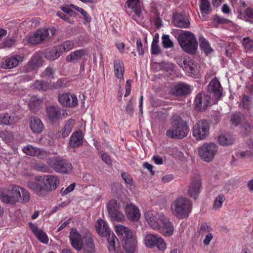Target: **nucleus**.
<instances>
[{"label": "nucleus", "instance_id": "obj_1", "mask_svg": "<svg viewBox=\"0 0 253 253\" xmlns=\"http://www.w3.org/2000/svg\"><path fill=\"white\" fill-rule=\"evenodd\" d=\"M59 181L57 176L53 175H43L37 176L35 180L29 181L27 187L36 195L43 197L49 192L54 190L58 186Z\"/></svg>", "mask_w": 253, "mask_h": 253}, {"label": "nucleus", "instance_id": "obj_2", "mask_svg": "<svg viewBox=\"0 0 253 253\" xmlns=\"http://www.w3.org/2000/svg\"><path fill=\"white\" fill-rule=\"evenodd\" d=\"M171 126L166 131V135L170 138L182 139L186 137L189 131L187 123L178 115L174 114L170 118Z\"/></svg>", "mask_w": 253, "mask_h": 253}, {"label": "nucleus", "instance_id": "obj_3", "mask_svg": "<svg viewBox=\"0 0 253 253\" xmlns=\"http://www.w3.org/2000/svg\"><path fill=\"white\" fill-rule=\"evenodd\" d=\"M192 209V203L188 198L179 197L171 204L170 210L172 214L178 219L187 217Z\"/></svg>", "mask_w": 253, "mask_h": 253}, {"label": "nucleus", "instance_id": "obj_4", "mask_svg": "<svg viewBox=\"0 0 253 253\" xmlns=\"http://www.w3.org/2000/svg\"><path fill=\"white\" fill-rule=\"evenodd\" d=\"M177 41L182 50L190 54H194L198 47V42L194 35L185 31L178 35Z\"/></svg>", "mask_w": 253, "mask_h": 253}, {"label": "nucleus", "instance_id": "obj_5", "mask_svg": "<svg viewBox=\"0 0 253 253\" xmlns=\"http://www.w3.org/2000/svg\"><path fill=\"white\" fill-rule=\"evenodd\" d=\"M21 197L20 187L11 185L7 189H0V200L5 204L14 205Z\"/></svg>", "mask_w": 253, "mask_h": 253}, {"label": "nucleus", "instance_id": "obj_6", "mask_svg": "<svg viewBox=\"0 0 253 253\" xmlns=\"http://www.w3.org/2000/svg\"><path fill=\"white\" fill-rule=\"evenodd\" d=\"M48 164L56 172L61 174H69L73 169L72 164L60 156H55L48 160Z\"/></svg>", "mask_w": 253, "mask_h": 253}, {"label": "nucleus", "instance_id": "obj_7", "mask_svg": "<svg viewBox=\"0 0 253 253\" xmlns=\"http://www.w3.org/2000/svg\"><path fill=\"white\" fill-rule=\"evenodd\" d=\"M210 128V124L207 121H199L193 126L192 135L197 140L205 139L209 135Z\"/></svg>", "mask_w": 253, "mask_h": 253}, {"label": "nucleus", "instance_id": "obj_8", "mask_svg": "<svg viewBox=\"0 0 253 253\" xmlns=\"http://www.w3.org/2000/svg\"><path fill=\"white\" fill-rule=\"evenodd\" d=\"M218 147L212 143H205L199 149L200 158L205 162L212 161L217 152Z\"/></svg>", "mask_w": 253, "mask_h": 253}, {"label": "nucleus", "instance_id": "obj_9", "mask_svg": "<svg viewBox=\"0 0 253 253\" xmlns=\"http://www.w3.org/2000/svg\"><path fill=\"white\" fill-rule=\"evenodd\" d=\"M120 205L116 200H111L107 205V211L111 219L116 221H122L124 220V215L120 211Z\"/></svg>", "mask_w": 253, "mask_h": 253}, {"label": "nucleus", "instance_id": "obj_10", "mask_svg": "<svg viewBox=\"0 0 253 253\" xmlns=\"http://www.w3.org/2000/svg\"><path fill=\"white\" fill-rule=\"evenodd\" d=\"M144 241L145 245L148 248H152L154 246H157L161 251H164L166 249V244L164 239L157 235L148 234L145 236Z\"/></svg>", "mask_w": 253, "mask_h": 253}, {"label": "nucleus", "instance_id": "obj_11", "mask_svg": "<svg viewBox=\"0 0 253 253\" xmlns=\"http://www.w3.org/2000/svg\"><path fill=\"white\" fill-rule=\"evenodd\" d=\"M23 56L14 55L6 57L0 63V67L4 69H10L16 67L19 63L23 62Z\"/></svg>", "mask_w": 253, "mask_h": 253}, {"label": "nucleus", "instance_id": "obj_12", "mask_svg": "<svg viewBox=\"0 0 253 253\" xmlns=\"http://www.w3.org/2000/svg\"><path fill=\"white\" fill-rule=\"evenodd\" d=\"M23 152L29 156L37 157L39 159H43L47 157L49 153L41 148L35 147L31 145H28L22 149Z\"/></svg>", "mask_w": 253, "mask_h": 253}, {"label": "nucleus", "instance_id": "obj_13", "mask_svg": "<svg viewBox=\"0 0 253 253\" xmlns=\"http://www.w3.org/2000/svg\"><path fill=\"white\" fill-rule=\"evenodd\" d=\"M208 91L212 94V97L219 100L222 96L223 88L220 82L216 78L212 79L208 86Z\"/></svg>", "mask_w": 253, "mask_h": 253}, {"label": "nucleus", "instance_id": "obj_14", "mask_svg": "<svg viewBox=\"0 0 253 253\" xmlns=\"http://www.w3.org/2000/svg\"><path fill=\"white\" fill-rule=\"evenodd\" d=\"M211 97L205 93H198L194 100L195 109L199 111H205L210 103Z\"/></svg>", "mask_w": 253, "mask_h": 253}, {"label": "nucleus", "instance_id": "obj_15", "mask_svg": "<svg viewBox=\"0 0 253 253\" xmlns=\"http://www.w3.org/2000/svg\"><path fill=\"white\" fill-rule=\"evenodd\" d=\"M43 60L39 54H34L28 63L25 65L23 71L29 73L33 71L37 70L42 65Z\"/></svg>", "mask_w": 253, "mask_h": 253}, {"label": "nucleus", "instance_id": "obj_16", "mask_svg": "<svg viewBox=\"0 0 253 253\" xmlns=\"http://www.w3.org/2000/svg\"><path fill=\"white\" fill-rule=\"evenodd\" d=\"M161 224L158 229L164 236L169 237L173 234L174 227L172 223L165 216L163 215L161 218Z\"/></svg>", "mask_w": 253, "mask_h": 253}, {"label": "nucleus", "instance_id": "obj_17", "mask_svg": "<svg viewBox=\"0 0 253 253\" xmlns=\"http://www.w3.org/2000/svg\"><path fill=\"white\" fill-rule=\"evenodd\" d=\"M58 100L60 104L65 106L75 107L78 103L76 95L68 93H59Z\"/></svg>", "mask_w": 253, "mask_h": 253}, {"label": "nucleus", "instance_id": "obj_18", "mask_svg": "<svg viewBox=\"0 0 253 253\" xmlns=\"http://www.w3.org/2000/svg\"><path fill=\"white\" fill-rule=\"evenodd\" d=\"M202 188L201 180L197 177L193 179L189 186L188 195L192 198L196 199L198 197Z\"/></svg>", "mask_w": 253, "mask_h": 253}, {"label": "nucleus", "instance_id": "obj_19", "mask_svg": "<svg viewBox=\"0 0 253 253\" xmlns=\"http://www.w3.org/2000/svg\"><path fill=\"white\" fill-rule=\"evenodd\" d=\"M49 37L47 29H41L37 30L29 39V42L33 44H39L45 40Z\"/></svg>", "mask_w": 253, "mask_h": 253}, {"label": "nucleus", "instance_id": "obj_20", "mask_svg": "<svg viewBox=\"0 0 253 253\" xmlns=\"http://www.w3.org/2000/svg\"><path fill=\"white\" fill-rule=\"evenodd\" d=\"M192 89L189 84L184 83H178L171 89V93L177 96H185L190 94Z\"/></svg>", "mask_w": 253, "mask_h": 253}, {"label": "nucleus", "instance_id": "obj_21", "mask_svg": "<svg viewBox=\"0 0 253 253\" xmlns=\"http://www.w3.org/2000/svg\"><path fill=\"white\" fill-rule=\"evenodd\" d=\"M163 215L153 214L150 211L146 212L145 218L149 225L154 230H158L161 224V218Z\"/></svg>", "mask_w": 253, "mask_h": 253}, {"label": "nucleus", "instance_id": "obj_22", "mask_svg": "<svg viewBox=\"0 0 253 253\" xmlns=\"http://www.w3.org/2000/svg\"><path fill=\"white\" fill-rule=\"evenodd\" d=\"M125 213L127 218L131 221H136L140 217L138 208L132 204L126 205Z\"/></svg>", "mask_w": 253, "mask_h": 253}, {"label": "nucleus", "instance_id": "obj_23", "mask_svg": "<svg viewBox=\"0 0 253 253\" xmlns=\"http://www.w3.org/2000/svg\"><path fill=\"white\" fill-rule=\"evenodd\" d=\"M72 246L77 250H80L83 247V240L81 235L76 229H72L69 235Z\"/></svg>", "mask_w": 253, "mask_h": 253}, {"label": "nucleus", "instance_id": "obj_24", "mask_svg": "<svg viewBox=\"0 0 253 253\" xmlns=\"http://www.w3.org/2000/svg\"><path fill=\"white\" fill-rule=\"evenodd\" d=\"M173 22L175 26L181 28H188L190 25L188 17L181 13H177L173 15Z\"/></svg>", "mask_w": 253, "mask_h": 253}, {"label": "nucleus", "instance_id": "obj_25", "mask_svg": "<svg viewBox=\"0 0 253 253\" xmlns=\"http://www.w3.org/2000/svg\"><path fill=\"white\" fill-rule=\"evenodd\" d=\"M137 242L134 234L125 239L123 248L126 253H134L137 247Z\"/></svg>", "mask_w": 253, "mask_h": 253}, {"label": "nucleus", "instance_id": "obj_26", "mask_svg": "<svg viewBox=\"0 0 253 253\" xmlns=\"http://www.w3.org/2000/svg\"><path fill=\"white\" fill-rule=\"evenodd\" d=\"M95 228L98 234L101 237H108L113 233L109 228L107 223L102 219H98L95 223Z\"/></svg>", "mask_w": 253, "mask_h": 253}, {"label": "nucleus", "instance_id": "obj_27", "mask_svg": "<svg viewBox=\"0 0 253 253\" xmlns=\"http://www.w3.org/2000/svg\"><path fill=\"white\" fill-rule=\"evenodd\" d=\"M75 125V121L73 119H69L65 123L64 127L57 133L59 138H65L69 136L72 131Z\"/></svg>", "mask_w": 253, "mask_h": 253}, {"label": "nucleus", "instance_id": "obj_28", "mask_svg": "<svg viewBox=\"0 0 253 253\" xmlns=\"http://www.w3.org/2000/svg\"><path fill=\"white\" fill-rule=\"evenodd\" d=\"M29 226L33 234L40 242L45 244L48 243V238L45 233L32 223H29Z\"/></svg>", "mask_w": 253, "mask_h": 253}, {"label": "nucleus", "instance_id": "obj_29", "mask_svg": "<svg viewBox=\"0 0 253 253\" xmlns=\"http://www.w3.org/2000/svg\"><path fill=\"white\" fill-rule=\"evenodd\" d=\"M83 133L80 130L73 132L70 137L69 144L70 147L77 148L83 144Z\"/></svg>", "mask_w": 253, "mask_h": 253}, {"label": "nucleus", "instance_id": "obj_30", "mask_svg": "<svg viewBox=\"0 0 253 253\" xmlns=\"http://www.w3.org/2000/svg\"><path fill=\"white\" fill-rule=\"evenodd\" d=\"M30 127L31 130L35 133L41 132L43 128V125L42 121L37 117L30 118Z\"/></svg>", "mask_w": 253, "mask_h": 253}, {"label": "nucleus", "instance_id": "obj_31", "mask_svg": "<svg viewBox=\"0 0 253 253\" xmlns=\"http://www.w3.org/2000/svg\"><path fill=\"white\" fill-rule=\"evenodd\" d=\"M48 117L51 121L56 122L61 116L60 108L57 106H51L46 108Z\"/></svg>", "mask_w": 253, "mask_h": 253}, {"label": "nucleus", "instance_id": "obj_32", "mask_svg": "<svg viewBox=\"0 0 253 253\" xmlns=\"http://www.w3.org/2000/svg\"><path fill=\"white\" fill-rule=\"evenodd\" d=\"M86 54L87 51L85 49L77 50L68 55L66 57V60L69 62H75Z\"/></svg>", "mask_w": 253, "mask_h": 253}, {"label": "nucleus", "instance_id": "obj_33", "mask_svg": "<svg viewBox=\"0 0 253 253\" xmlns=\"http://www.w3.org/2000/svg\"><path fill=\"white\" fill-rule=\"evenodd\" d=\"M114 68L115 77L120 81H124L125 68L123 62L120 60L114 61Z\"/></svg>", "mask_w": 253, "mask_h": 253}, {"label": "nucleus", "instance_id": "obj_34", "mask_svg": "<svg viewBox=\"0 0 253 253\" xmlns=\"http://www.w3.org/2000/svg\"><path fill=\"white\" fill-rule=\"evenodd\" d=\"M61 55V54L58 51L57 45L47 50L44 53L45 58L50 61L55 60L58 59Z\"/></svg>", "mask_w": 253, "mask_h": 253}, {"label": "nucleus", "instance_id": "obj_35", "mask_svg": "<svg viewBox=\"0 0 253 253\" xmlns=\"http://www.w3.org/2000/svg\"><path fill=\"white\" fill-rule=\"evenodd\" d=\"M181 66L188 73L194 75L196 73V65L191 60L184 59Z\"/></svg>", "mask_w": 253, "mask_h": 253}, {"label": "nucleus", "instance_id": "obj_36", "mask_svg": "<svg viewBox=\"0 0 253 253\" xmlns=\"http://www.w3.org/2000/svg\"><path fill=\"white\" fill-rule=\"evenodd\" d=\"M84 250L86 253H94L95 251L94 242L90 234L89 233L86 234Z\"/></svg>", "mask_w": 253, "mask_h": 253}, {"label": "nucleus", "instance_id": "obj_37", "mask_svg": "<svg viewBox=\"0 0 253 253\" xmlns=\"http://www.w3.org/2000/svg\"><path fill=\"white\" fill-rule=\"evenodd\" d=\"M14 116L9 113L0 114V125H10L14 123Z\"/></svg>", "mask_w": 253, "mask_h": 253}, {"label": "nucleus", "instance_id": "obj_38", "mask_svg": "<svg viewBox=\"0 0 253 253\" xmlns=\"http://www.w3.org/2000/svg\"><path fill=\"white\" fill-rule=\"evenodd\" d=\"M58 49L61 55L64 53L67 52L71 50L74 46V44L73 42L70 40H67L63 42L60 44L57 45Z\"/></svg>", "mask_w": 253, "mask_h": 253}, {"label": "nucleus", "instance_id": "obj_39", "mask_svg": "<svg viewBox=\"0 0 253 253\" xmlns=\"http://www.w3.org/2000/svg\"><path fill=\"white\" fill-rule=\"evenodd\" d=\"M126 4L127 7L132 9L136 15L140 14L141 10L138 0H127Z\"/></svg>", "mask_w": 253, "mask_h": 253}, {"label": "nucleus", "instance_id": "obj_40", "mask_svg": "<svg viewBox=\"0 0 253 253\" xmlns=\"http://www.w3.org/2000/svg\"><path fill=\"white\" fill-rule=\"evenodd\" d=\"M115 232L118 235H124L125 239L133 234L130 229L121 225H117L115 226Z\"/></svg>", "mask_w": 253, "mask_h": 253}, {"label": "nucleus", "instance_id": "obj_41", "mask_svg": "<svg viewBox=\"0 0 253 253\" xmlns=\"http://www.w3.org/2000/svg\"><path fill=\"white\" fill-rule=\"evenodd\" d=\"M200 47L201 50L206 54L211 53L213 49L211 47L209 42L204 37H200L199 38Z\"/></svg>", "mask_w": 253, "mask_h": 253}, {"label": "nucleus", "instance_id": "obj_42", "mask_svg": "<svg viewBox=\"0 0 253 253\" xmlns=\"http://www.w3.org/2000/svg\"><path fill=\"white\" fill-rule=\"evenodd\" d=\"M218 141L221 145H229L233 143V139L229 134H220L218 137Z\"/></svg>", "mask_w": 253, "mask_h": 253}, {"label": "nucleus", "instance_id": "obj_43", "mask_svg": "<svg viewBox=\"0 0 253 253\" xmlns=\"http://www.w3.org/2000/svg\"><path fill=\"white\" fill-rule=\"evenodd\" d=\"M107 238V240L108 243V249L110 252H113L115 251V244L116 241H118L117 237L115 236L114 234L111 233L109 236L105 237Z\"/></svg>", "mask_w": 253, "mask_h": 253}, {"label": "nucleus", "instance_id": "obj_44", "mask_svg": "<svg viewBox=\"0 0 253 253\" xmlns=\"http://www.w3.org/2000/svg\"><path fill=\"white\" fill-rule=\"evenodd\" d=\"M33 87L39 90L45 91L50 88V84L42 81L37 80L33 84Z\"/></svg>", "mask_w": 253, "mask_h": 253}, {"label": "nucleus", "instance_id": "obj_45", "mask_svg": "<svg viewBox=\"0 0 253 253\" xmlns=\"http://www.w3.org/2000/svg\"><path fill=\"white\" fill-rule=\"evenodd\" d=\"M41 100L36 96L32 97L29 103V106L30 109L34 112H36L39 108Z\"/></svg>", "mask_w": 253, "mask_h": 253}, {"label": "nucleus", "instance_id": "obj_46", "mask_svg": "<svg viewBox=\"0 0 253 253\" xmlns=\"http://www.w3.org/2000/svg\"><path fill=\"white\" fill-rule=\"evenodd\" d=\"M158 43L159 38L155 36L154 38H153L151 44L152 54L157 55L161 52V50Z\"/></svg>", "mask_w": 253, "mask_h": 253}, {"label": "nucleus", "instance_id": "obj_47", "mask_svg": "<svg viewBox=\"0 0 253 253\" xmlns=\"http://www.w3.org/2000/svg\"><path fill=\"white\" fill-rule=\"evenodd\" d=\"M210 3L209 0H200V10L203 15L208 14L211 11Z\"/></svg>", "mask_w": 253, "mask_h": 253}, {"label": "nucleus", "instance_id": "obj_48", "mask_svg": "<svg viewBox=\"0 0 253 253\" xmlns=\"http://www.w3.org/2000/svg\"><path fill=\"white\" fill-rule=\"evenodd\" d=\"M55 70L51 67H47L42 73L41 77L42 78H48L53 79Z\"/></svg>", "mask_w": 253, "mask_h": 253}, {"label": "nucleus", "instance_id": "obj_49", "mask_svg": "<svg viewBox=\"0 0 253 253\" xmlns=\"http://www.w3.org/2000/svg\"><path fill=\"white\" fill-rule=\"evenodd\" d=\"M162 45L165 48H172L173 46L172 42L170 40L169 36L168 35H164L162 38Z\"/></svg>", "mask_w": 253, "mask_h": 253}, {"label": "nucleus", "instance_id": "obj_50", "mask_svg": "<svg viewBox=\"0 0 253 253\" xmlns=\"http://www.w3.org/2000/svg\"><path fill=\"white\" fill-rule=\"evenodd\" d=\"M225 201V197L223 194L218 195L215 198L213 203V208L217 209L221 207L222 203Z\"/></svg>", "mask_w": 253, "mask_h": 253}, {"label": "nucleus", "instance_id": "obj_51", "mask_svg": "<svg viewBox=\"0 0 253 253\" xmlns=\"http://www.w3.org/2000/svg\"><path fill=\"white\" fill-rule=\"evenodd\" d=\"M242 43L244 48L247 50L253 48V40L249 37L244 38Z\"/></svg>", "mask_w": 253, "mask_h": 253}, {"label": "nucleus", "instance_id": "obj_52", "mask_svg": "<svg viewBox=\"0 0 253 253\" xmlns=\"http://www.w3.org/2000/svg\"><path fill=\"white\" fill-rule=\"evenodd\" d=\"M244 108L249 110L252 107L251 98L245 94H243L242 100Z\"/></svg>", "mask_w": 253, "mask_h": 253}, {"label": "nucleus", "instance_id": "obj_53", "mask_svg": "<svg viewBox=\"0 0 253 253\" xmlns=\"http://www.w3.org/2000/svg\"><path fill=\"white\" fill-rule=\"evenodd\" d=\"M235 156L237 157H239L242 159L249 158L253 156V153L250 150H247L246 151H240L236 152Z\"/></svg>", "mask_w": 253, "mask_h": 253}, {"label": "nucleus", "instance_id": "obj_54", "mask_svg": "<svg viewBox=\"0 0 253 253\" xmlns=\"http://www.w3.org/2000/svg\"><path fill=\"white\" fill-rule=\"evenodd\" d=\"M76 185V183L74 182V183L71 184L68 187H67L65 189H64V188H62L60 190V194H61V196H64L66 195H67L69 193L73 191L75 188Z\"/></svg>", "mask_w": 253, "mask_h": 253}, {"label": "nucleus", "instance_id": "obj_55", "mask_svg": "<svg viewBox=\"0 0 253 253\" xmlns=\"http://www.w3.org/2000/svg\"><path fill=\"white\" fill-rule=\"evenodd\" d=\"M20 198H22V202L23 203L28 202L30 199L29 192L24 188L20 187Z\"/></svg>", "mask_w": 253, "mask_h": 253}, {"label": "nucleus", "instance_id": "obj_56", "mask_svg": "<svg viewBox=\"0 0 253 253\" xmlns=\"http://www.w3.org/2000/svg\"><path fill=\"white\" fill-rule=\"evenodd\" d=\"M56 15L60 17L61 19H63L64 21L68 22L71 24H74L75 21L72 19L69 16L66 15L64 13L62 12H57L56 13Z\"/></svg>", "mask_w": 253, "mask_h": 253}, {"label": "nucleus", "instance_id": "obj_57", "mask_svg": "<svg viewBox=\"0 0 253 253\" xmlns=\"http://www.w3.org/2000/svg\"><path fill=\"white\" fill-rule=\"evenodd\" d=\"M121 176L127 185L131 186L133 185V179L131 176L126 172H123Z\"/></svg>", "mask_w": 253, "mask_h": 253}, {"label": "nucleus", "instance_id": "obj_58", "mask_svg": "<svg viewBox=\"0 0 253 253\" xmlns=\"http://www.w3.org/2000/svg\"><path fill=\"white\" fill-rule=\"evenodd\" d=\"M0 136L6 141H10L13 139V135L10 131L7 130L2 131L0 133Z\"/></svg>", "mask_w": 253, "mask_h": 253}, {"label": "nucleus", "instance_id": "obj_59", "mask_svg": "<svg viewBox=\"0 0 253 253\" xmlns=\"http://www.w3.org/2000/svg\"><path fill=\"white\" fill-rule=\"evenodd\" d=\"M161 67L163 70L169 73L173 70V65L171 63L163 62L161 64Z\"/></svg>", "mask_w": 253, "mask_h": 253}, {"label": "nucleus", "instance_id": "obj_60", "mask_svg": "<svg viewBox=\"0 0 253 253\" xmlns=\"http://www.w3.org/2000/svg\"><path fill=\"white\" fill-rule=\"evenodd\" d=\"M77 8V11L80 12L83 15L86 22L89 23L91 21V16L90 15H89L87 14V12L85 11L83 8H82L80 7H79V8Z\"/></svg>", "mask_w": 253, "mask_h": 253}, {"label": "nucleus", "instance_id": "obj_61", "mask_svg": "<svg viewBox=\"0 0 253 253\" xmlns=\"http://www.w3.org/2000/svg\"><path fill=\"white\" fill-rule=\"evenodd\" d=\"M242 115L239 113L234 114L231 118V121L235 126L239 125L241 121Z\"/></svg>", "mask_w": 253, "mask_h": 253}, {"label": "nucleus", "instance_id": "obj_62", "mask_svg": "<svg viewBox=\"0 0 253 253\" xmlns=\"http://www.w3.org/2000/svg\"><path fill=\"white\" fill-rule=\"evenodd\" d=\"M213 20L214 22L217 23L218 24H221L229 23L231 22L230 20L226 18H222L217 15H215L214 16Z\"/></svg>", "mask_w": 253, "mask_h": 253}, {"label": "nucleus", "instance_id": "obj_63", "mask_svg": "<svg viewBox=\"0 0 253 253\" xmlns=\"http://www.w3.org/2000/svg\"><path fill=\"white\" fill-rule=\"evenodd\" d=\"M2 43L4 47L10 48L15 45V41L13 39L6 38Z\"/></svg>", "mask_w": 253, "mask_h": 253}, {"label": "nucleus", "instance_id": "obj_64", "mask_svg": "<svg viewBox=\"0 0 253 253\" xmlns=\"http://www.w3.org/2000/svg\"><path fill=\"white\" fill-rule=\"evenodd\" d=\"M211 230V228L207 223H202L200 226V232L204 233L210 232Z\"/></svg>", "mask_w": 253, "mask_h": 253}]
</instances>
